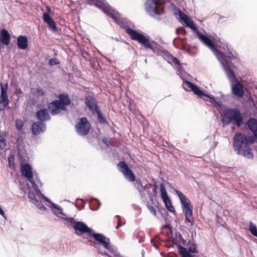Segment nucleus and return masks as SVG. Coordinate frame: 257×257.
<instances>
[{"mask_svg":"<svg viewBox=\"0 0 257 257\" xmlns=\"http://www.w3.org/2000/svg\"><path fill=\"white\" fill-rule=\"evenodd\" d=\"M222 64L226 72L228 78L230 80L234 79L235 78V75L233 70L230 67L228 58L226 57L223 56L222 57Z\"/></svg>","mask_w":257,"mask_h":257,"instance_id":"17","label":"nucleus"},{"mask_svg":"<svg viewBox=\"0 0 257 257\" xmlns=\"http://www.w3.org/2000/svg\"><path fill=\"white\" fill-rule=\"evenodd\" d=\"M249 230L253 235L257 236V228L251 222L249 223Z\"/></svg>","mask_w":257,"mask_h":257,"instance_id":"32","label":"nucleus"},{"mask_svg":"<svg viewBox=\"0 0 257 257\" xmlns=\"http://www.w3.org/2000/svg\"><path fill=\"white\" fill-rule=\"evenodd\" d=\"M6 146V139L5 135L0 134V150H3Z\"/></svg>","mask_w":257,"mask_h":257,"instance_id":"31","label":"nucleus"},{"mask_svg":"<svg viewBox=\"0 0 257 257\" xmlns=\"http://www.w3.org/2000/svg\"><path fill=\"white\" fill-rule=\"evenodd\" d=\"M234 121L237 126H240L243 123V118L239 111L236 109H228L224 113L222 117L223 124L228 125Z\"/></svg>","mask_w":257,"mask_h":257,"instance_id":"3","label":"nucleus"},{"mask_svg":"<svg viewBox=\"0 0 257 257\" xmlns=\"http://www.w3.org/2000/svg\"><path fill=\"white\" fill-rule=\"evenodd\" d=\"M47 11H48V12H50L51 10H50V7H47Z\"/></svg>","mask_w":257,"mask_h":257,"instance_id":"49","label":"nucleus"},{"mask_svg":"<svg viewBox=\"0 0 257 257\" xmlns=\"http://www.w3.org/2000/svg\"><path fill=\"white\" fill-rule=\"evenodd\" d=\"M147 207H148L149 210L152 214H153L154 215H156V209L153 206H152L151 205H147Z\"/></svg>","mask_w":257,"mask_h":257,"instance_id":"36","label":"nucleus"},{"mask_svg":"<svg viewBox=\"0 0 257 257\" xmlns=\"http://www.w3.org/2000/svg\"><path fill=\"white\" fill-rule=\"evenodd\" d=\"M46 128V124L44 122L37 121L33 124L32 131L34 135H37L43 132Z\"/></svg>","mask_w":257,"mask_h":257,"instance_id":"20","label":"nucleus"},{"mask_svg":"<svg viewBox=\"0 0 257 257\" xmlns=\"http://www.w3.org/2000/svg\"><path fill=\"white\" fill-rule=\"evenodd\" d=\"M0 214L3 216H4V214H5V212H4V210L1 207H0Z\"/></svg>","mask_w":257,"mask_h":257,"instance_id":"46","label":"nucleus"},{"mask_svg":"<svg viewBox=\"0 0 257 257\" xmlns=\"http://www.w3.org/2000/svg\"><path fill=\"white\" fill-rule=\"evenodd\" d=\"M137 184L138 185V188L139 190H144L145 188L143 186L142 181L140 180H136Z\"/></svg>","mask_w":257,"mask_h":257,"instance_id":"37","label":"nucleus"},{"mask_svg":"<svg viewBox=\"0 0 257 257\" xmlns=\"http://www.w3.org/2000/svg\"><path fill=\"white\" fill-rule=\"evenodd\" d=\"M252 136L247 137L241 133H236L233 137V148L237 154L246 158H252L253 155L249 145L254 143Z\"/></svg>","mask_w":257,"mask_h":257,"instance_id":"1","label":"nucleus"},{"mask_svg":"<svg viewBox=\"0 0 257 257\" xmlns=\"http://www.w3.org/2000/svg\"><path fill=\"white\" fill-rule=\"evenodd\" d=\"M91 125L87 118L83 117L80 119L79 121L75 125V130L77 134L82 136L87 135L90 129Z\"/></svg>","mask_w":257,"mask_h":257,"instance_id":"6","label":"nucleus"},{"mask_svg":"<svg viewBox=\"0 0 257 257\" xmlns=\"http://www.w3.org/2000/svg\"><path fill=\"white\" fill-rule=\"evenodd\" d=\"M48 109L51 115H54L58 114L60 110H65L62 105L58 100H54L48 104Z\"/></svg>","mask_w":257,"mask_h":257,"instance_id":"13","label":"nucleus"},{"mask_svg":"<svg viewBox=\"0 0 257 257\" xmlns=\"http://www.w3.org/2000/svg\"><path fill=\"white\" fill-rule=\"evenodd\" d=\"M17 45L22 50L26 49L28 47V40L26 36L21 35L17 38Z\"/></svg>","mask_w":257,"mask_h":257,"instance_id":"23","label":"nucleus"},{"mask_svg":"<svg viewBox=\"0 0 257 257\" xmlns=\"http://www.w3.org/2000/svg\"><path fill=\"white\" fill-rule=\"evenodd\" d=\"M103 141L104 143H106V142H105V139H103Z\"/></svg>","mask_w":257,"mask_h":257,"instance_id":"51","label":"nucleus"},{"mask_svg":"<svg viewBox=\"0 0 257 257\" xmlns=\"http://www.w3.org/2000/svg\"><path fill=\"white\" fill-rule=\"evenodd\" d=\"M24 123L21 119H17L16 121V126L18 130H20L23 126Z\"/></svg>","mask_w":257,"mask_h":257,"instance_id":"35","label":"nucleus"},{"mask_svg":"<svg viewBox=\"0 0 257 257\" xmlns=\"http://www.w3.org/2000/svg\"><path fill=\"white\" fill-rule=\"evenodd\" d=\"M52 206L54 208L56 209L59 212L62 211L61 208L60 207H59L58 205L55 204H53Z\"/></svg>","mask_w":257,"mask_h":257,"instance_id":"41","label":"nucleus"},{"mask_svg":"<svg viewBox=\"0 0 257 257\" xmlns=\"http://www.w3.org/2000/svg\"><path fill=\"white\" fill-rule=\"evenodd\" d=\"M189 250H190V251H191V252H194V253H195V252H196V248H191V247H190V248H189Z\"/></svg>","mask_w":257,"mask_h":257,"instance_id":"45","label":"nucleus"},{"mask_svg":"<svg viewBox=\"0 0 257 257\" xmlns=\"http://www.w3.org/2000/svg\"><path fill=\"white\" fill-rule=\"evenodd\" d=\"M161 4L160 0H148L145 4L146 9L150 13L160 14L159 8Z\"/></svg>","mask_w":257,"mask_h":257,"instance_id":"11","label":"nucleus"},{"mask_svg":"<svg viewBox=\"0 0 257 257\" xmlns=\"http://www.w3.org/2000/svg\"><path fill=\"white\" fill-rule=\"evenodd\" d=\"M11 35L8 31L5 29H3L0 33V42L2 44L8 45L10 43Z\"/></svg>","mask_w":257,"mask_h":257,"instance_id":"25","label":"nucleus"},{"mask_svg":"<svg viewBox=\"0 0 257 257\" xmlns=\"http://www.w3.org/2000/svg\"><path fill=\"white\" fill-rule=\"evenodd\" d=\"M179 252L182 257H194V256L191 254L184 247H179Z\"/></svg>","mask_w":257,"mask_h":257,"instance_id":"27","label":"nucleus"},{"mask_svg":"<svg viewBox=\"0 0 257 257\" xmlns=\"http://www.w3.org/2000/svg\"><path fill=\"white\" fill-rule=\"evenodd\" d=\"M21 171L22 175L33 183L32 179L33 177V174L31 165L29 163L21 165Z\"/></svg>","mask_w":257,"mask_h":257,"instance_id":"14","label":"nucleus"},{"mask_svg":"<svg viewBox=\"0 0 257 257\" xmlns=\"http://www.w3.org/2000/svg\"><path fill=\"white\" fill-rule=\"evenodd\" d=\"M3 48V46L2 45V42H0V51L1 50V49Z\"/></svg>","mask_w":257,"mask_h":257,"instance_id":"48","label":"nucleus"},{"mask_svg":"<svg viewBox=\"0 0 257 257\" xmlns=\"http://www.w3.org/2000/svg\"><path fill=\"white\" fill-rule=\"evenodd\" d=\"M185 86L188 88L191 89V91L193 92V93L198 95L199 97H202V96H205L208 97H209L210 98H213L212 97H210L209 95H208L207 94H205L204 92L199 89V88L194 84V83L186 81L185 82Z\"/></svg>","mask_w":257,"mask_h":257,"instance_id":"16","label":"nucleus"},{"mask_svg":"<svg viewBox=\"0 0 257 257\" xmlns=\"http://www.w3.org/2000/svg\"><path fill=\"white\" fill-rule=\"evenodd\" d=\"M117 168L123 174L126 179L130 182H133L135 181V176L134 174L124 161H120L117 164Z\"/></svg>","mask_w":257,"mask_h":257,"instance_id":"9","label":"nucleus"},{"mask_svg":"<svg viewBox=\"0 0 257 257\" xmlns=\"http://www.w3.org/2000/svg\"><path fill=\"white\" fill-rule=\"evenodd\" d=\"M71 226L75 230L76 234L78 235L87 233V235L89 236L93 231L91 228L81 221L76 222L74 224H72Z\"/></svg>","mask_w":257,"mask_h":257,"instance_id":"8","label":"nucleus"},{"mask_svg":"<svg viewBox=\"0 0 257 257\" xmlns=\"http://www.w3.org/2000/svg\"><path fill=\"white\" fill-rule=\"evenodd\" d=\"M37 95L38 96H43L45 94L44 90L40 88H37Z\"/></svg>","mask_w":257,"mask_h":257,"instance_id":"39","label":"nucleus"},{"mask_svg":"<svg viewBox=\"0 0 257 257\" xmlns=\"http://www.w3.org/2000/svg\"><path fill=\"white\" fill-rule=\"evenodd\" d=\"M36 116L40 122H44L47 120L50 119V116L49 114L48 110L46 108L41 109L37 111Z\"/></svg>","mask_w":257,"mask_h":257,"instance_id":"22","label":"nucleus"},{"mask_svg":"<svg viewBox=\"0 0 257 257\" xmlns=\"http://www.w3.org/2000/svg\"><path fill=\"white\" fill-rule=\"evenodd\" d=\"M117 168L123 174L126 179L130 182H133L135 181V176L134 174L124 161H120L117 164Z\"/></svg>","mask_w":257,"mask_h":257,"instance_id":"10","label":"nucleus"},{"mask_svg":"<svg viewBox=\"0 0 257 257\" xmlns=\"http://www.w3.org/2000/svg\"><path fill=\"white\" fill-rule=\"evenodd\" d=\"M125 32L130 36L133 40L137 41L139 43L142 44L146 48L152 49L153 47L151 44L148 38L141 33L132 29L126 27L125 28Z\"/></svg>","mask_w":257,"mask_h":257,"instance_id":"4","label":"nucleus"},{"mask_svg":"<svg viewBox=\"0 0 257 257\" xmlns=\"http://www.w3.org/2000/svg\"><path fill=\"white\" fill-rule=\"evenodd\" d=\"M173 62H174V64H176V65H180V64L179 60L175 57H174L173 58Z\"/></svg>","mask_w":257,"mask_h":257,"instance_id":"42","label":"nucleus"},{"mask_svg":"<svg viewBox=\"0 0 257 257\" xmlns=\"http://www.w3.org/2000/svg\"><path fill=\"white\" fill-rule=\"evenodd\" d=\"M89 237L93 238L95 244H99L103 246L105 248L108 250L112 253H114L115 250L110 245V239L101 233H96L93 230Z\"/></svg>","mask_w":257,"mask_h":257,"instance_id":"5","label":"nucleus"},{"mask_svg":"<svg viewBox=\"0 0 257 257\" xmlns=\"http://www.w3.org/2000/svg\"><path fill=\"white\" fill-rule=\"evenodd\" d=\"M97 114L98 119L99 121L101 123H106V120L103 117L102 114L101 112V110L100 109V108H99L98 109L96 110V111H94V114Z\"/></svg>","mask_w":257,"mask_h":257,"instance_id":"28","label":"nucleus"},{"mask_svg":"<svg viewBox=\"0 0 257 257\" xmlns=\"http://www.w3.org/2000/svg\"><path fill=\"white\" fill-rule=\"evenodd\" d=\"M8 163L9 167L12 169H15V156L11 155L8 157Z\"/></svg>","mask_w":257,"mask_h":257,"instance_id":"30","label":"nucleus"},{"mask_svg":"<svg viewBox=\"0 0 257 257\" xmlns=\"http://www.w3.org/2000/svg\"><path fill=\"white\" fill-rule=\"evenodd\" d=\"M47 24H48L49 29H51L52 31H57V28L56 25L53 20H52L51 21H50V22L47 23Z\"/></svg>","mask_w":257,"mask_h":257,"instance_id":"33","label":"nucleus"},{"mask_svg":"<svg viewBox=\"0 0 257 257\" xmlns=\"http://www.w3.org/2000/svg\"><path fill=\"white\" fill-rule=\"evenodd\" d=\"M176 193L178 196L182 203V208L183 214L185 216V222L190 223L191 226L194 224V217L193 216V205L189 199L181 191L176 190Z\"/></svg>","mask_w":257,"mask_h":257,"instance_id":"2","label":"nucleus"},{"mask_svg":"<svg viewBox=\"0 0 257 257\" xmlns=\"http://www.w3.org/2000/svg\"><path fill=\"white\" fill-rule=\"evenodd\" d=\"M160 191L161 194V198L163 201L164 202H166L167 200L170 199L169 198L165 186L163 183L160 185Z\"/></svg>","mask_w":257,"mask_h":257,"instance_id":"26","label":"nucleus"},{"mask_svg":"<svg viewBox=\"0 0 257 257\" xmlns=\"http://www.w3.org/2000/svg\"><path fill=\"white\" fill-rule=\"evenodd\" d=\"M117 219V225L116 227V229H118L119 227H120L121 225V219L120 216H116Z\"/></svg>","mask_w":257,"mask_h":257,"instance_id":"40","label":"nucleus"},{"mask_svg":"<svg viewBox=\"0 0 257 257\" xmlns=\"http://www.w3.org/2000/svg\"><path fill=\"white\" fill-rule=\"evenodd\" d=\"M43 21L47 23L48 22H50V21H51L52 20H53V19L50 16V15L48 14V13H45L44 14H43Z\"/></svg>","mask_w":257,"mask_h":257,"instance_id":"34","label":"nucleus"},{"mask_svg":"<svg viewBox=\"0 0 257 257\" xmlns=\"http://www.w3.org/2000/svg\"><path fill=\"white\" fill-rule=\"evenodd\" d=\"M179 16L180 19L185 23L186 26L189 27L193 30H197V28L193 21L187 15L180 11Z\"/></svg>","mask_w":257,"mask_h":257,"instance_id":"18","label":"nucleus"},{"mask_svg":"<svg viewBox=\"0 0 257 257\" xmlns=\"http://www.w3.org/2000/svg\"><path fill=\"white\" fill-rule=\"evenodd\" d=\"M68 221L71 223V225L72 224H74L75 223L77 222L75 221L73 218H68Z\"/></svg>","mask_w":257,"mask_h":257,"instance_id":"43","label":"nucleus"},{"mask_svg":"<svg viewBox=\"0 0 257 257\" xmlns=\"http://www.w3.org/2000/svg\"><path fill=\"white\" fill-rule=\"evenodd\" d=\"M178 30H179L181 32H184V33H186V30L184 28H180Z\"/></svg>","mask_w":257,"mask_h":257,"instance_id":"44","label":"nucleus"},{"mask_svg":"<svg viewBox=\"0 0 257 257\" xmlns=\"http://www.w3.org/2000/svg\"><path fill=\"white\" fill-rule=\"evenodd\" d=\"M164 203L165 204L166 207L170 212L176 214L175 208L174 206L172 205V203L170 199L167 200L166 202H164Z\"/></svg>","mask_w":257,"mask_h":257,"instance_id":"29","label":"nucleus"},{"mask_svg":"<svg viewBox=\"0 0 257 257\" xmlns=\"http://www.w3.org/2000/svg\"><path fill=\"white\" fill-rule=\"evenodd\" d=\"M18 93H22V90H21V89H19V92H18Z\"/></svg>","mask_w":257,"mask_h":257,"instance_id":"50","label":"nucleus"},{"mask_svg":"<svg viewBox=\"0 0 257 257\" xmlns=\"http://www.w3.org/2000/svg\"><path fill=\"white\" fill-rule=\"evenodd\" d=\"M232 92L237 97H241L244 95L243 86L239 82H237L232 85Z\"/></svg>","mask_w":257,"mask_h":257,"instance_id":"19","label":"nucleus"},{"mask_svg":"<svg viewBox=\"0 0 257 257\" xmlns=\"http://www.w3.org/2000/svg\"><path fill=\"white\" fill-rule=\"evenodd\" d=\"M1 93L0 95V110H4L9 104V100L7 91L8 88V84L0 83Z\"/></svg>","mask_w":257,"mask_h":257,"instance_id":"7","label":"nucleus"},{"mask_svg":"<svg viewBox=\"0 0 257 257\" xmlns=\"http://www.w3.org/2000/svg\"><path fill=\"white\" fill-rule=\"evenodd\" d=\"M59 63V61L58 60H57L56 59H51L49 61V64L50 65H56V64H58Z\"/></svg>","mask_w":257,"mask_h":257,"instance_id":"38","label":"nucleus"},{"mask_svg":"<svg viewBox=\"0 0 257 257\" xmlns=\"http://www.w3.org/2000/svg\"><path fill=\"white\" fill-rule=\"evenodd\" d=\"M59 100H57L62 105L63 108L66 110V106L71 103V100L68 94H60L58 96Z\"/></svg>","mask_w":257,"mask_h":257,"instance_id":"21","label":"nucleus"},{"mask_svg":"<svg viewBox=\"0 0 257 257\" xmlns=\"http://www.w3.org/2000/svg\"><path fill=\"white\" fill-rule=\"evenodd\" d=\"M249 130L253 133L254 137L257 138V120L250 117L247 122Z\"/></svg>","mask_w":257,"mask_h":257,"instance_id":"24","label":"nucleus"},{"mask_svg":"<svg viewBox=\"0 0 257 257\" xmlns=\"http://www.w3.org/2000/svg\"><path fill=\"white\" fill-rule=\"evenodd\" d=\"M99 253H100L101 254H105L106 255H107L108 257H111L110 255H109L108 254L106 253L105 252H100L99 251Z\"/></svg>","mask_w":257,"mask_h":257,"instance_id":"47","label":"nucleus"},{"mask_svg":"<svg viewBox=\"0 0 257 257\" xmlns=\"http://www.w3.org/2000/svg\"><path fill=\"white\" fill-rule=\"evenodd\" d=\"M197 35L200 40L204 44L208 47L212 51L215 52L217 51L213 41L209 39L207 36L199 32L197 33Z\"/></svg>","mask_w":257,"mask_h":257,"instance_id":"15","label":"nucleus"},{"mask_svg":"<svg viewBox=\"0 0 257 257\" xmlns=\"http://www.w3.org/2000/svg\"><path fill=\"white\" fill-rule=\"evenodd\" d=\"M85 103L89 110L94 114V111L98 109L99 107L97 105V100L94 96L88 95L85 97Z\"/></svg>","mask_w":257,"mask_h":257,"instance_id":"12","label":"nucleus"}]
</instances>
